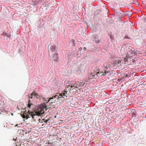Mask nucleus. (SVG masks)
<instances>
[{
	"label": "nucleus",
	"mask_w": 146,
	"mask_h": 146,
	"mask_svg": "<svg viewBox=\"0 0 146 146\" xmlns=\"http://www.w3.org/2000/svg\"><path fill=\"white\" fill-rule=\"evenodd\" d=\"M96 74L94 73H92L90 76V78H96L99 75L97 72L96 73Z\"/></svg>",
	"instance_id": "9"
},
{
	"label": "nucleus",
	"mask_w": 146,
	"mask_h": 146,
	"mask_svg": "<svg viewBox=\"0 0 146 146\" xmlns=\"http://www.w3.org/2000/svg\"><path fill=\"white\" fill-rule=\"evenodd\" d=\"M19 125H20V124H16L15 126V127H16V126H18V127H19V126H18Z\"/></svg>",
	"instance_id": "29"
},
{
	"label": "nucleus",
	"mask_w": 146,
	"mask_h": 146,
	"mask_svg": "<svg viewBox=\"0 0 146 146\" xmlns=\"http://www.w3.org/2000/svg\"><path fill=\"white\" fill-rule=\"evenodd\" d=\"M142 84H143L145 85L146 84V82H144Z\"/></svg>",
	"instance_id": "28"
},
{
	"label": "nucleus",
	"mask_w": 146,
	"mask_h": 146,
	"mask_svg": "<svg viewBox=\"0 0 146 146\" xmlns=\"http://www.w3.org/2000/svg\"><path fill=\"white\" fill-rule=\"evenodd\" d=\"M109 36L111 39V41L112 42L114 41V38L113 35L111 33L110 34Z\"/></svg>",
	"instance_id": "15"
},
{
	"label": "nucleus",
	"mask_w": 146,
	"mask_h": 146,
	"mask_svg": "<svg viewBox=\"0 0 146 146\" xmlns=\"http://www.w3.org/2000/svg\"><path fill=\"white\" fill-rule=\"evenodd\" d=\"M42 120L44 121V122L46 123H47V122L50 120L49 119H43Z\"/></svg>",
	"instance_id": "22"
},
{
	"label": "nucleus",
	"mask_w": 146,
	"mask_h": 146,
	"mask_svg": "<svg viewBox=\"0 0 146 146\" xmlns=\"http://www.w3.org/2000/svg\"><path fill=\"white\" fill-rule=\"evenodd\" d=\"M82 47H80V48H79V50H82Z\"/></svg>",
	"instance_id": "30"
},
{
	"label": "nucleus",
	"mask_w": 146,
	"mask_h": 146,
	"mask_svg": "<svg viewBox=\"0 0 146 146\" xmlns=\"http://www.w3.org/2000/svg\"><path fill=\"white\" fill-rule=\"evenodd\" d=\"M70 44L71 46L72 47L74 46L75 45L74 40V39L71 40L70 41Z\"/></svg>",
	"instance_id": "14"
},
{
	"label": "nucleus",
	"mask_w": 146,
	"mask_h": 146,
	"mask_svg": "<svg viewBox=\"0 0 146 146\" xmlns=\"http://www.w3.org/2000/svg\"><path fill=\"white\" fill-rule=\"evenodd\" d=\"M34 120H35V121H36V119H34Z\"/></svg>",
	"instance_id": "34"
},
{
	"label": "nucleus",
	"mask_w": 146,
	"mask_h": 146,
	"mask_svg": "<svg viewBox=\"0 0 146 146\" xmlns=\"http://www.w3.org/2000/svg\"><path fill=\"white\" fill-rule=\"evenodd\" d=\"M83 67L82 64H80L78 66V70H77V72L80 75H82L84 74L83 69Z\"/></svg>",
	"instance_id": "7"
},
{
	"label": "nucleus",
	"mask_w": 146,
	"mask_h": 146,
	"mask_svg": "<svg viewBox=\"0 0 146 146\" xmlns=\"http://www.w3.org/2000/svg\"><path fill=\"white\" fill-rule=\"evenodd\" d=\"M67 93V92H65L64 93V95H65Z\"/></svg>",
	"instance_id": "31"
},
{
	"label": "nucleus",
	"mask_w": 146,
	"mask_h": 146,
	"mask_svg": "<svg viewBox=\"0 0 146 146\" xmlns=\"http://www.w3.org/2000/svg\"><path fill=\"white\" fill-rule=\"evenodd\" d=\"M1 35L4 37L6 36L8 38H10L11 36L10 34H8L6 32H3Z\"/></svg>",
	"instance_id": "11"
},
{
	"label": "nucleus",
	"mask_w": 146,
	"mask_h": 146,
	"mask_svg": "<svg viewBox=\"0 0 146 146\" xmlns=\"http://www.w3.org/2000/svg\"><path fill=\"white\" fill-rule=\"evenodd\" d=\"M41 100L44 102L42 104H41L38 106V108L37 110V112L39 115H42L44 113V111L47 110V106L46 104L50 100V99L49 98H45L41 96Z\"/></svg>",
	"instance_id": "1"
},
{
	"label": "nucleus",
	"mask_w": 146,
	"mask_h": 146,
	"mask_svg": "<svg viewBox=\"0 0 146 146\" xmlns=\"http://www.w3.org/2000/svg\"><path fill=\"white\" fill-rule=\"evenodd\" d=\"M28 111L27 112L26 110L24 112V113L22 114V116L23 118L27 119L30 117L29 115H31L33 117V118L34 119L36 118V117L38 116L37 115L34 114L33 111H30V109L28 108Z\"/></svg>",
	"instance_id": "3"
},
{
	"label": "nucleus",
	"mask_w": 146,
	"mask_h": 146,
	"mask_svg": "<svg viewBox=\"0 0 146 146\" xmlns=\"http://www.w3.org/2000/svg\"><path fill=\"white\" fill-rule=\"evenodd\" d=\"M97 73L98 74L99 76H105L107 74V73L106 71H105L104 70V72L101 71H99L98 72H97Z\"/></svg>",
	"instance_id": "8"
},
{
	"label": "nucleus",
	"mask_w": 146,
	"mask_h": 146,
	"mask_svg": "<svg viewBox=\"0 0 146 146\" xmlns=\"http://www.w3.org/2000/svg\"><path fill=\"white\" fill-rule=\"evenodd\" d=\"M129 51L130 53L133 54L134 53L135 49L133 47H130L129 48Z\"/></svg>",
	"instance_id": "16"
},
{
	"label": "nucleus",
	"mask_w": 146,
	"mask_h": 146,
	"mask_svg": "<svg viewBox=\"0 0 146 146\" xmlns=\"http://www.w3.org/2000/svg\"><path fill=\"white\" fill-rule=\"evenodd\" d=\"M45 23L44 21L40 23V25H39V27H43V26L44 24H45Z\"/></svg>",
	"instance_id": "17"
},
{
	"label": "nucleus",
	"mask_w": 146,
	"mask_h": 146,
	"mask_svg": "<svg viewBox=\"0 0 146 146\" xmlns=\"http://www.w3.org/2000/svg\"><path fill=\"white\" fill-rule=\"evenodd\" d=\"M1 112L3 113H7L8 112L4 108H2V109H1Z\"/></svg>",
	"instance_id": "18"
},
{
	"label": "nucleus",
	"mask_w": 146,
	"mask_h": 146,
	"mask_svg": "<svg viewBox=\"0 0 146 146\" xmlns=\"http://www.w3.org/2000/svg\"><path fill=\"white\" fill-rule=\"evenodd\" d=\"M127 76H128L127 75H126V76L125 77H127Z\"/></svg>",
	"instance_id": "33"
},
{
	"label": "nucleus",
	"mask_w": 146,
	"mask_h": 146,
	"mask_svg": "<svg viewBox=\"0 0 146 146\" xmlns=\"http://www.w3.org/2000/svg\"><path fill=\"white\" fill-rule=\"evenodd\" d=\"M124 38L125 39H130L129 38V37L128 36H127V35H126L125 36V37H124Z\"/></svg>",
	"instance_id": "25"
},
{
	"label": "nucleus",
	"mask_w": 146,
	"mask_h": 146,
	"mask_svg": "<svg viewBox=\"0 0 146 146\" xmlns=\"http://www.w3.org/2000/svg\"><path fill=\"white\" fill-rule=\"evenodd\" d=\"M138 42H139L140 44H141V41L139 39L137 40L136 41V44H137V43Z\"/></svg>",
	"instance_id": "21"
},
{
	"label": "nucleus",
	"mask_w": 146,
	"mask_h": 146,
	"mask_svg": "<svg viewBox=\"0 0 146 146\" xmlns=\"http://www.w3.org/2000/svg\"><path fill=\"white\" fill-rule=\"evenodd\" d=\"M116 14L119 17H121L122 15V11L119 9L118 11L116 12Z\"/></svg>",
	"instance_id": "12"
},
{
	"label": "nucleus",
	"mask_w": 146,
	"mask_h": 146,
	"mask_svg": "<svg viewBox=\"0 0 146 146\" xmlns=\"http://www.w3.org/2000/svg\"><path fill=\"white\" fill-rule=\"evenodd\" d=\"M111 63L113 64L114 66H115V64H117V63H115V61H113L111 62Z\"/></svg>",
	"instance_id": "24"
},
{
	"label": "nucleus",
	"mask_w": 146,
	"mask_h": 146,
	"mask_svg": "<svg viewBox=\"0 0 146 146\" xmlns=\"http://www.w3.org/2000/svg\"><path fill=\"white\" fill-rule=\"evenodd\" d=\"M52 103H53V102H52L51 103V104H52Z\"/></svg>",
	"instance_id": "35"
},
{
	"label": "nucleus",
	"mask_w": 146,
	"mask_h": 146,
	"mask_svg": "<svg viewBox=\"0 0 146 146\" xmlns=\"http://www.w3.org/2000/svg\"><path fill=\"white\" fill-rule=\"evenodd\" d=\"M63 98V94H60L59 95H58V98H57V99H59L60 98Z\"/></svg>",
	"instance_id": "20"
},
{
	"label": "nucleus",
	"mask_w": 146,
	"mask_h": 146,
	"mask_svg": "<svg viewBox=\"0 0 146 146\" xmlns=\"http://www.w3.org/2000/svg\"><path fill=\"white\" fill-rule=\"evenodd\" d=\"M85 84V83L84 82H80V87H81L84 86Z\"/></svg>",
	"instance_id": "19"
},
{
	"label": "nucleus",
	"mask_w": 146,
	"mask_h": 146,
	"mask_svg": "<svg viewBox=\"0 0 146 146\" xmlns=\"http://www.w3.org/2000/svg\"><path fill=\"white\" fill-rule=\"evenodd\" d=\"M63 94V96H65V95H64V93H63V94Z\"/></svg>",
	"instance_id": "32"
},
{
	"label": "nucleus",
	"mask_w": 146,
	"mask_h": 146,
	"mask_svg": "<svg viewBox=\"0 0 146 146\" xmlns=\"http://www.w3.org/2000/svg\"><path fill=\"white\" fill-rule=\"evenodd\" d=\"M49 55L52 60H54L55 62H58V54L57 52L49 54Z\"/></svg>",
	"instance_id": "6"
},
{
	"label": "nucleus",
	"mask_w": 146,
	"mask_h": 146,
	"mask_svg": "<svg viewBox=\"0 0 146 146\" xmlns=\"http://www.w3.org/2000/svg\"><path fill=\"white\" fill-rule=\"evenodd\" d=\"M73 86L78 88V87H80V82H75L74 84L71 85V88H72Z\"/></svg>",
	"instance_id": "10"
},
{
	"label": "nucleus",
	"mask_w": 146,
	"mask_h": 146,
	"mask_svg": "<svg viewBox=\"0 0 146 146\" xmlns=\"http://www.w3.org/2000/svg\"><path fill=\"white\" fill-rule=\"evenodd\" d=\"M131 112L132 113L133 117H136V111L135 110L131 109Z\"/></svg>",
	"instance_id": "13"
},
{
	"label": "nucleus",
	"mask_w": 146,
	"mask_h": 146,
	"mask_svg": "<svg viewBox=\"0 0 146 146\" xmlns=\"http://www.w3.org/2000/svg\"><path fill=\"white\" fill-rule=\"evenodd\" d=\"M33 2H34V4H35V5H37L38 4V2H35V1H33Z\"/></svg>",
	"instance_id": "27"
},
{
	"label": "nucleus",
	"mask_w": 146,
	"mask_h": 146,
	"mask_svg": "<svg viewBox=\"0 0 146 146\" xmlns=\"http://www.w3.org/2000/svg\"><path fill=\"white\" fill-rule=\"evenodd\" d=\"M58 95H55L54 97L55 98H56L57 99V98H58Z\"/></svg>",
	"instance_id": "26"
},
{
	"label": "nucleus",
	"mask_w": 146,
	"mask_h": 146,
	"mask_svg": "<svg viewBox=\"0 0 146 146\" xmlns=\"http://www.w3.org/2000/svg\"><path fill=\"white\" fill-rule=\"evenodd\" d=\"M41 96L38 95L37 93L35 91H33L31 93L29 96V100L28 101V104L27 105V108L30 109L31 108L32 105L33 104L31 103V99L34 100L35 99H38L40 100H41Z\"/></svg>",
	"instance_id": "2"
},
{
	"label": "nucleus",
	"mask_w": 146,
	"mask_h": 146,
	"mask_svg": "<svg viewBox=\"0 0 146 146\" xmlns=\"http://www.w3.org/2000/svg\"><path fill=\"white\" fill-rule=\"evenodd\" d=\"M86 48L85 47H82V51L83 52L85 51L86 50Z\"/></svg>",
	"instance_id": "23"
},
{
	"label": "nucleus",
	"mask_w": 146,
	"mask_h": 146,
	"mask_svg": "<svg viewBox=\"0 0 146 146\" xmlns=\"http://www.w3.org/2000/svg\"><path fill=\"white\" fill-rule=\"evenodd\" d=\"M92 40L95 43L98 44L102 42V39L99 38V36L97 35H94L92 36Z\"/></svg>",
	"instance_id": "5"
},
{
	"label": "nucleus",
	"mask_w": 146,
	"mask_h": 146,
	"mask_svg": "<svg viewBox=\"0 0 146 146\" xmlns=\"http://www.w3.org/2000/svg\"><path fill=\"white\" fill-rule=\"evenodd\" d=\"M49 54L57 52L58 48L55 45H51L49 44L48 46Z\"/></svg>",
	"instance_id": "4"
}]
</instances>
